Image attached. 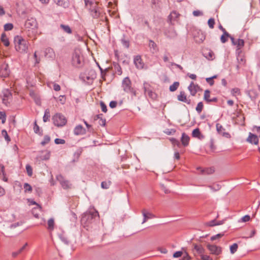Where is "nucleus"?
<instances>
[{"label": "nucleus", "mask_w": 260, "mask_h": 260, "mask_svg": "<svg viewBox=\"0 0 260 260\" xmlns=\"http://www.w3.org/2000/svg\"><path fill=\"white\" fill-rule=\"evenodd\" d=\"M96 218H99L98 211L93 207H90L88 210L82 215L81 222L84 226H88Z\"/></svg>", "instance_id": "nucleus-1"}, {"label": "nucleus", "mask_w": 260, "mask_h": 260, "mask_svg": "<svg viewBox=\"0 0 260 260\" xmlns=\"http://www.w3.org/2000/svg\"><path fill=\"white\" fill-rule=\"evenodd\" d=\"M15 48L20 53H26L28 50V42L22 37L17 36L14 38Z\"/></svg>", "instance_id": "nucleus-2"}, {"label": "nucleus", "mask_w": 260, "mask_h": 260, "mask_svg": "<svg viewBox=\"0 0 260 260\" xmlns=\"http://www.w3.org/2000/svg\"><path fill=\"white\" fill-rule=\"evenodd\" d=\"M122 87L125 92L130 93L132 96H136L137 95V91L132 87V82L128 77H125L123 79L122 82Z\"/></svg>", "instance_id": "nucleus-3"}, {"label": "nucleus", "mask_w": 260, "mask_h": 260, "mask_svg": "<svg viewBox=\"0 0 260 260\" xmlns=\"http://www.w3.org/2000/svg\"><path fill=\"white\" fill-rule=\"evenodd\" d=\"M54 124L57 126H63L67 123V120L62 114L56 113L52 117Z\"/></svg>", "instance_id": "nucleus-4"}, {"label": "nucleus", "mask_w": 260, "mask_h": 260, "mask_svg": "<svg viewBox=\"0 0 260 260\" xmlns=\"http://www.w3.org/2000/svg\"><path fill=\"white\" fill-rule=\"evenodd\" d=\"M83 60L81 53L79 50L75 51L72 55V63L76 67H79Z\"/></svg>", "instance_id": "nucleus-5"}, {"label": "nucleus", "mask_w": 260, "mask_h": 260, "mask_svg": "<svg viewBox=\"0 0 260 260\" xmlns=\"http://www.w3.org/2000/svg\"><path fill=\"white\" fill-rule=\"evenodd\" d=\"M143 89L145 94L147 95L150 98L152 99H155L156 98V94L152 91V88L149 83L145 82L143 83Z\"/></svg>", "instance_id": "nucleus-6"}, {"label": "nucleus", "mask_w": 260, "mask_h": 260, "mask_svg": "<svg viewBox=\"0 0 260 260\" xmlns=\"http://www.w3.org/2000/svg\"><path fill=\"white\" fill-rule=\"evenodd\" d=\"M56 180L59 182L61 187L64 189H68L72 187V184L70 182L66 179L63 176L59 174L56 176Z\"/></svg>", "instance_id": "nucleus-7"}, {"label": "nucleus", "mask_w": 260, "mask_h": 260, "mask_svg": "<svg viewBox=\"0 0 260 260\" xmlns=\"http://www.w3.org/2000/svg\"><path fill=\"white\" fill-rule=\"evenodd\" d=\"M12 98V94L11 91L8 89H5L2 91V100L3 103L8 105L10 103V101Z\"/></svg>", "instance_id": "nucleus-8"}, {"label": "nucleus", "mask_w": 260, "mask_h": 260, "mask_svg": "<svg viewBox=\"0 0 260 260\" xmlns=\"http://www.w3.org/2000/svg\"><path fill=\"white\" fill-rule=\"evenodd\" d=\"M231 40L232 44L236 46L237 51H238V53H240L241 52L240 50L244 46V41L243 39H240L235 40L234 37H231Z\"/></svg>", "instance_id": "nucleus-9"}, {"label": "nucleus", "mask_w": 260, "mask_h": 260, "mask_svg": "<svg viewBox=\"0 0 260 260\" xmlns=\"http://www.w3.org/2000/svg\"><path fill=\"white\" fill-rule=\"evenodd\" d=\"M207 248L211 254L216 255H219L222 252L221 248L215 245L208 244L207 245Z\"/></svg>", "instance_id": "nucleus-10"}, {"label": "nucleus", "mask_w": 260, "mask_h": 260, "mask_svg": "<svg viewBox=\"0 0 260 260\" xmlns=\"http://www.w3.org/2000/svg\"><path fill=\"white\" fill-rule=\"evenodd\" d=\"M28 202H29V205H36V207L32 209V214L34 215V217H35L37 218H38L39 217V214L40 212L41 211V206L37 204L36 202L29 200H28Z\"/></svg>", "instance_id": "nucleus-11"}, {"label": "nucleus", "mask_w": 260, "mask_h": 260, "mask_svg": "<svg viewBox=\"0 0 260 260\" xmlns=\"http://www.w3.org/2000/svg\"><path fill=\"white\" fill-rule=\"evenodd\" d=\"M216 127L219 134L227 138H231V135L229 133L225 132V128L220 124L217 123L216 124Z\"/></svg>", "instance_id": "nucleus-12"}, {"label": "nucleus", "mask_w": 260, "mask_h": 260, "mask_svg": "<svg viewBox=\"0 0 260 260\" xmlns=\"http://www.w3.org/2000/svg\"><path fill=\"white\" fill-rule=\"evenodd\" d=\"M188 89L192 96H194L197 92L199 90L200 87L198 84H194L193 82H191L188 87Z\"/></svg>", "instance_id": "nucleus-13"}, {"label": "nucleus", "mask_w": 260, "mask_h": 260, "mask_svg": "<svg viewBox=\"0 0 260 260\" xmlns=\"http://www.w3.org/2000/svg\"><path fill=\"white\" fill-rule=\"evenodd\" d=\"M177 99L179 101L185 103L187 104H190L191 103L190 100L187 98V96L183 91L180 92L179 94L177 95Z\"/></svg>", "instance_id": "nucleus-14"}, {"label": "nucleus", "mask_w": 260, "mask_h": 260, "mask_svg": "<svg viewBox=\"0 0 260 260\" xmlns=\"http://www.w3.org/2000/svg\"><path fill=\"white\" fill-rule=\"evenodd\" d=\"M204 100L207 103L217 102V99L215 97L210 98V91L209 90H206L204 92Z\"/></svg>", "instance_id": "nucleus-15"}, {"label": "nucleus", "mask_w": 260, "mask_h": 260, "mask_svg": "<svg viewBox=\"0 0 260 260\" xmlns=\"http://www.w3.org/2000/svg\"><path fill=\"white\" fill-rule=\"evenodd\" d=\"M247 141L252 144L257 145L259 140L256 135L250 133L247 139Z\"/></svg>", "instance_id": "nucleus-16"}, {"label": "nucleus", "mask_w": 260, "mask_h": 260, "mask_svg": "<svg viewBox=\"0 0 260 260\" xmlns=\"http://www.w3.org/2000/svg\"><path fill=\"white\" fill-rule=\"evenodd\" d=\"M10 71L8 64H3L0 68V76L3 77H7L9 76Z\"/></svg>", "instance_id": "nucleus-17"}, {"label": "nucleus", "mask_w": 260, "mask_h": 260, "mask_svg": "<svg viewBox=\"0 0 260 260\" xmlns=\"http://www.w3.org/2000/svg\"><path fill=\"white\" fill-rule=\"evenodd\" d=\"M84 1L85 6L89 11L99 8L96 2L90 1L89 0H84Z\"/></svg>", "instance_id": "nucleus-18"}, {"label": "nucleus", "mask_w": 260, "mask_h": 260, "mask_svg": "<svg viewBox=\"0 0 260 260\" xmlns=\"http://www.w3.org/2000/svg\"><path fill=\"white\" fill-rule=\"evenodd\" d=\"M134 62L136 67L138 69H141L143 68L144 64L142 61V59L140 55H137L135 57Z\"/></svg>", "instance_id": "nucleus-19"}, {"label": "nucleus", "mask_w": 260, "mask_h": 260, "mask_svg": "<svg viewBox=\"0 0 260 260\" xmlns=\"http://www.w3.org/2000/svg\"><path fill=\"white\" fill-rule=\"evenodd\" d=\"M74 134L77 136L84 135L86 134V130L81 125L79 124L75 127Z\"/></svg>", "instance_id": "nucleus-20"}, {"label": "nucleus", "mask_w": 260, "mask_h": 260, "mask_svg": "<svg viewBox=\"0 0 260 260\" xmlns=\"http://www.w3.org/2000/svg\"><path fill=\"white\" fill-rule=\"evenodd\" d=\"M142 213L144 217L142 223L146 222L149 219L153 218L155 217L153 214L147 211L145 209H143L142 211Z\"/></svg>", "instance_id": "nucleus-21"}, {"label": "nucleus", "mask_w": 260, "mask_h": 260, "mask_svg": "<svg viewBox=\"0 0 260 260\" xmlns=\"http://www.w3.org/2000/svg\"><path fill=\"white\" fill-rule=\"evenodd\" d=\"M193 250H196L198 254H199L201 256L203 254L205 251V249L201 245L193 244Z\"/></svg>", "instance_id": "nucleus-22"}, {"label": "nucleus", "mask_w": 260, "mask_h": 260, "mask_svg": "<svg viewBox=\"0 0 260 260\" xmlns=\"http://www.w3.org/2000/svg\"><path fill=\"white\" fill-rule=\"evenodd\" d=\"M0 178L5 182H7L8 181V178L6 177V174L5 173V167L3 164L0 165Z\"/></svg>", "instance_id": "nucleus-23"}, {"label": "nucleus", "mask_w": 260, "mask_h": 260, "mask_svg": "<svg viewBox=\"0 0 260 260\" xmlns=\"http://www.w3.org/2000/svg\"><path fill=\"white\" fill-rule=\"evenodd\" d=\"M189 140H190L189 137L185 133H183L182 134L181 141L182 144L184 146H187L188 145Z\"/></svg>", "instance_id": "nucleus-24"}, {"label": "nucleus", "mask_w": 260, "mask_h": 260, "mask_svg": "<svg viewBox=\"0 0 260 260\" xmlns=\"http://www.w3.org/2000/svg\"><path fill=\"white\" fill-rule=\"evenodd\" d=\"M45 56L47 58H54L55 54L53 50L51 48H46L45 51Z\"/></svg>", "instance_id": "nucleus-25"}, {"label": "nucleus", "mask_w": 260, "mask_h": 260, "mask_svg": "<svg viewBox=\"0 0 260 260\" xmlns=\"http://www.w3.org/2000/svg\"><path fill=\"white\" fill-rule=\"evenodd\" d=\"M54 219L52 218H50L47 221V229L50 232L52 231L54 229Z\"/></svg>", "instance_id": "nucleus-26"}, {"label": "nucleus", "mask_w": 260, "mask_h": 260, "mask_svg": "<svg viewBox=\"0 0 260 260\" xmlns=\"http://www.w3.org/2000/svg\"><path fill=\"white\" fill-rule=\"evenodd\" d=\"M36 21L33 18L27 19L25 22V26L27 27H35L36 25Z\"/></svg>", "instance_id": "nucleus-27"}, {"label": "nucleus", "mask_w": 260, "mask_h": 260, "mask_svg": "<svg viewBox=\"0 0 260 260\" xmlns=\"http://www.w3.org/2000/svg\"><path fill=\"white\" fill-rule=\"evenodd\" d=\"M89 12L90 13L91 15L92 16L93 18H98L99 17L100 15L99 8L94 9V10H92Z\"/></svg>", "instance_id": "nucleus-28"}, {"label": "nucleus", "mask_w": 260, "mask_h": 260, "mask_svg": "<svg viewBox=\"0 0 260 260\" xmlns=\"http://www.w3.org/2000/svg\"><path fill=\"white\" fill-rule=\"evenodd\" d=\"M1 41L5 46L8 47L9 46L10 43L9 39L5 33L2 34L1 35Z\"/></svg>", "instance_id": "nucleus-29"}, {"label": "nucleus", "mask_w": 260, "mask_h": 260, "mask_svg": "<svg viewBox=\"0 0 260 260\" xmlns=\"http://www.w3.org/2000/svg\"><path fill=\"white\" fill-rule=\"evenodd\" d=\"M204 55L208 60H213L214 58V54L211 50L205 52Z\"/></svg>", "instance_id": "nucleus-30"}, {"label": "nucleus", "mask_w": 260, "mask_h": 260, "mask_svg": "<svg viewBox=\"0 0 260 260\" xmlns=\"http://www.w3.org/2000/svg\"><path fill=\"white\" fill-rule=\"evenodd\" d=\"M238 54L239 55L237 57L238 63L245 66L246 64V59L245 57L243 56L240 55V53Z\"/></svg>", "instance_id": "nucleus-31"}, {"label": "nucleus", "mask_w": 260, "mask_h": 260, "mask_svg": "<svg viewBox=\"0 0 260 260\" xmlns=\"http://www.w3.org/2000/svg\"><path fill=\"white\" fill-rule=\"evenodd\" d=\"M60 27L63 29V30L67 34H71L72 32V30L70 27L68 25L60 24Z\"/></svg>", "instance_id": "nucleus-32"}, {"label": "nucleus", "mask_w": 260, "mask_h": 260, "mask_svg": "<svg viewBox=\"0 0 260 260\" xmlns=\"http://www.w3.org/2000/svg\"><path fill=\"white\" fill-rule=\"evenodd\" d=\"M179 86V82H175L174 83L170 86L169 89L171 91L173 92L176 91Z\"/></svg>", "instance_id": "nucleus-33"}, {"label": "nucleus", "mask_w": 260, "mask_h": 260, "mask_svg": "<svg viewBox=\"0 0 260 260\" xmlns=\"http://www.w3.org/2000/svg\"><path fill=\"white\" fill-rule=\"evenodd\" d=\"M192 136L193 137L200 138L201 136V134L200 131V129L198 128L194 129L192 131Z\"/></svg>", "instance_id": "nucleus-34"}, {"label": "nucleus", "mask_w": 260, "mask_h": 260, "mask_svg": "<svg viewBox=\"0 0 260 260\" xmlns=\"http://www.w3.org/2000/svg\"><path fill=\"white\" fill-rule=\"evenodd\" d=\"M166 35L169 38H172L175 37L176 34L173 29L171 28L168 31L165 32Z\"/></svg>", "instance_id": "nucleus-35"}, {"label": "nucleus", "mask_w": 260, "mask_h": 260, "mask_svg": "<svg viewBox=\"0 0 260 260\" xmlns=\"http://www.w3.org/2000/svg\"><path fill=\"white\" fill-rule=\"evenodd\" d=\"M111 182L110 181H103L101 183V187L103 189H108L111 185Z\"/></svg>", "instance_id": "nucleus-36"}, {"label": "nucleus", "mask_w": 260, "mask_h": 260, "mask_svg": "<svg viewBox=\"0 0 260 260\" xmlns=\"http://www.w3.org/2000/svg\"><path fill=\"white\" fill-rule=\"evenodd\" d=\"M179 14L175 11H173L169 15V19L171 21L174 20L178 17Z\"/></svg>", "instance_id": "nucleus-37"}, {"label": "nucleus", "mask_w": 260, "mask_h": 260, "mask_svg": "<svg viewBox=\"0 0 260 260\" xmlns=\"http://www.w3.org/2000/svg\"><path fill=\"white\" fill-rule=\"evenodd\" d=\"M203 103L202 102H200L198 104L196 110L199 114H200L203 110Z\"/></svg>", "instance_id": "nucleus-38"}, {"label": "nucleus", "mask_w": 260, "mask_h": 260, "mask_svg": "<svg viewBox=\"0 0 260 260\" xmlns=\"http://www.w3.org/2000/svg\"><path fill=\"white\" fill-rule=\"evenodd\" d=\"M238 248V245L237 243H234L230 246V252L232 254L235 253Z\"/></svg>", "instance_id": "nucleus-39"}, {"label": "nucleus", "mask_w": 260, "mask_h": 260, "mask_svg": "<svg viewBox=\"0 0 260 260\" xmlns=\"http://www.w3.org/2000/svg\"><path fill=\"white\" fill-rule=\"evenodd\" d=\"M50 116V115L49 111L48 110H46V111H45L44 116H43V121L44 122L47 121L49 120Z\"/></svg>", "instance_id": "nucleus-40"}, {"label": "nucleus", "mask_w": 260, "mask_h": 260, "mask_svg": "<svg viewBox=\"0 0 260 260\" xmlns=\"http://www.w3.org/2000/svg\"><path fill=\"white\" fill-rule=\"evenodd\" d=\"M34 131L35 133L36 134H38L40 135H42V134L41 132H40V127L39 125L37 124L36 121H35L34 122Z\"/></svg>", "instance_id": "nucleus-41"}, {"label": "nucleus", "mask_w": 260, "mask_h": 260, "mask_svg": "<svg viewBox=\"0 0 260 260\" xmlns=\"http://www.w3.org/2000/svg\"><path fill=\"white\" fill-rule=\"evenodd\" d=\"M50 141V138L49 136L46 135L44 136L43 141H42L41 144L43 146L45 145L46 144H48Z\"/></svg>", "instance_id": "nucleus-42"}, {"label": "nucleus", "mask_w": 260, "mask_h": 260, "mask_svg": "<svg viewBox=\"0 0 260 260\" xmlns=\"http://www.w3.org/2000/svg\"><path fill=\"white\" fill-rule=\"evenodd\" d=\"M102 114H99L96 115L97 119H100L99 121V123L101 125L105 126L106 124V120L105 119H103L101 116Z\"/></svg>", "instance_id": "nucleus-43"}, {"label": "nucleus", "mask_w": 260, "mask_h": 260, "mask_svg": "<svg viewBox=\"0 0 260 260\" xmlns=\"http://www.w3.org/2000/svg\"><path fill=\"white\" fill-rule=\"evenodd\" d=\"M208 24L209 25V27L211 28V29H213L214 27V24H215V20H214V19L213 18H210L209 20H208Z\"/></svg>", "instance_id": "nucleus-44"}, {"label": "nucleus", "mask_w": 260, "mask_h": 260, "mask_svg": "<svg viewBox=\"0 0 260 260\" xmlns=\"http://www.w3.org/2000/svg\"><path fill=\"white\" fill-rule=\"evenodd\" d=\"M231 37H233L230 35V36H226L224 34H223V35L221 36L220 40L221 42L222 43H225L228 41V38H230L231 39Z\"/></svg>", "instance_id": "nucleus-45"}, {"label": "nucleus", "mask_w": 260, "mask_h": 260, "mask_svg": "<svg viewBox=\"0 0 260 260\" xmlns=\"http://www.w3.org/2000/svg\"><path fill=\"white\" fill-rule=\"evenodd\" d=\"M26 170L27 173L29 176H31L32 175V169L31 167L29 165L26 166Z\"/></svg>", "instance_id": "nucleus-46"}, {"label": "nucleus", "mask_w": 260, "mask_h": 260, "mask_svg": "<svg viewBox=\"0 0 260 260\" xmlns=\"http://www.w3.org/2000/svg\"><path fill=\"white\" fill-rule=\"evenodd\" d=\"M2 134L4 137L5 140L7 142L10 141L11 139H10V137H9V136L8 135L7 132L6 130L3 129L2 131Z\"/></svg>", "instance_id": "nucleus-47"}, {"label": "nucleus", "mask_w": 260, "mask_h": 260, "mask_svg": "<svg viewBox=\"0 0 260 260\" xmlns=\"http://www.w3.org/2000/svg\"><path fill=\"white\" fill-rule=\"evenodd\" d=\"M13 25L12 23H7L4 25V29L5 31H8L12 29Z\"/></svg>", "instance_id": "nucleus-48"}, {"label": "nucleus", "mask_w": 260, "mask_h": 260, "mask_svg": "<svg viewBox=\"0 0 260 260\" xmlns=\"http://www.w3.org/2000/svg\"><path fill=\"white\" fill-rule=\"evenodd\" d=\"M90 75L91 76L90 77H89L88 76H86V78L87 79V80H93L94 79L95 77H96V74L94 72V71H90Z\"/></svg>", "instance_id": "nucleus-49"}, {"label": "nucleus", "mask_w": 260, "mask_h": 260, "mask_svg": "<svg viewBox=\"0 0 260 260\" xmlns=\"http://www.w3.org/2000/svg\"><path fill=\"white\" fill-rule=\"evenodd\" d=\"M214 171L210 168V169H206L205 170H202V174H212Z\"/></svg>", "instance_id": "nucleus-50"}, {"label": "nucleus", "mask_w": 260, "mask_h": 260, "mask_svg": "<svg viewBox=\"0 0 260 260\" xmlns=\"http://www.w3.org/2000/svg\"><path fill=\"white\" fill-rule=\"evenodd\" d=\"M24 189L25 192L30 191L32 190V187L29 184L25 183L24 184Z\"/></svg>", "instance_id": "nucleus-51"}, {"label": "nucleus", "mask_w": 260, "mask_h": 260, "mask_svg": "<svg viewBox=\"0 0 260 260\" xmlns=\"http://www.w3.org/2000/svg\"><path fill=\"white\" fill-rule=\"evenodd\" d=\"M100 105L101 107V109L102 111L104 113L107 112V108L106 105L105 104V103L103 102H101Z\"/></svg>", "instance_id": "nucleus-52"}, {"label": "nucleus", "mask_w": 260, "mask_h": 260, "mask_svg": "<svg viewBox=\"0 0 260 260\" xmlns=\"http://www.w3.org/2000/svg\"><path fill=\"white\" fill-rule=\"evenodd\" d=\"M54 142L56 144H63L66 142L64 140L59 138L55 139Z\"/></svg>", "instance_id": "nucleus-53"}, {"label": "nucleus", "mask_w": 260, "mask_h": 260, "mask_svg": "<svg viewBox=\"0 0 260 260\" xmlns=\"http://www.w3.org/2000/svg\"><path fill=\"white\" fill-rule=\"evenodd\" d=\"M80 154H81V152L80 151H77V152H76L75 153H74V157L75 158L73 160V162H75V161H77L80 156Z\"/></svg>", "instance_id": "nucleus-54"}, {"label": "nucleus", "mask_w": 260, "mask_h": 260, "mask_svg": "<svg viewBox=\"0 0 260 260\" xmlns=\"http://www.w3.org/2000/svg\"><path fill=\"white\" fill-rule=\"evenodd\" d=\"M206 225L209 226H213L216 225V220L215 219L212 220L206 223Z\"/></svg>", "instance_id": "nucleus-55"}, {"label": "nucleus", "mask_w": 260, "mask_h": 260, "mask_svg": "<svg viewBox=\"0 0 260 260\" xmlns=\"http://www.w3.org/2000/svg\"><path fill=\"white\" fill-rule=\"evenodd\" d=\"M223 236V234H218L216 235H214L213 236H212L211 237V240L212 241H214V240H215L216 239H219V238H220L221 237H222V236Z\"/></svg>", "instance_id": "nucleus-56"}, {"label": "nucleus", "mask_w": 260, "mask_h": 260, "mask_svg": "<svg viewBox=\"0 0 260 260\" xmlns=\"http://www.w3.org/2000/svg\"><path fill=\"white\" fill-rule=\"evenodd\" d=\"M46 154L44 156L41 157V159L43 160H47L50 158V153L49 151H45Z\"/></svg>", "instance_id": "nucleus-57"}, {"label": "nucleus", "mask_w": 260, "mask_h": 260, "mask_svg": "<svg viewBox=\"0 0 260 260\" xmlns=\"http://www.w3.org/2000/svg\"><path fill=\"white\" fill-rule=\"evenodd\" d=\"M0 119H2L3 123H4L5 122L6 114L5 112H0Z\"/></svg>", "instance_id": "nucleus-58"}, {"label": "nucleus", "mask_w": 260, "mask_h": 260, "mask_svg": "<svg viewBox=\"0 0 260 260\" xmlns=\"http://www.w3.org/2000/svg\"><path fill=\"white\" fill-rule=\"evenodd\" d=\"M232 93L235 95V94H240V90L238 88H235L232 89Z\"/></svg>", "instance_id": "nucleus-59"}, {"label": "nucleus", "mask_w": 260, "mask_h": 260, "mask_svg": "<svg viewBox=\"0 0 260 260\" xmlns=\"http://www.w3.org/2000/svg\"><path fill=\"white\" fill-rule=\"evenodd\" d=\"M121 43H122V45L126 48H128L129 47V44L128 41H127L125 39H122Z\"/></svg>", "instance_id": "nucleus-60"}, {"label": "nucleus", "mask_w": 260, "mask_h": 260, "mask_svg": "<svg viewBox=\"0 0 260 260\" xmlns=\"http://www.w3.org/2000/svg\"><path fill=\"white\" fill-rule=\"evenodd\" d=\"M182 254H183V253L182 251H176L174 253L173 257H175V258H178V257L181 256Z\"/></svg>", "instance_id": "nucleus-61"}, {"label": "nucleus", "mask_w": 260, "mask_h": 260, "mask_svg": "<svg viewBox=\"0 0 260 260\" xmlns=\"http://www.w3.org/2000/svg\"><path fill=\"white\" fill-rule=\"evenodd\" d=\"M206 80L208 83L210 85L212 86L214 84V81L213 80V78H207Z\"/></svg>", "instance_id": "nucleus-62"}, {"label": "nucleus", "mask_w": 260, "mask_h": 260, "mask_svg": "<svg viewBox=\"0 0 260 260\" xmlns=\"http://www.w3.org/2000/svg\"><path fill=\"white\" fill-rule=\"evenodd\" d=\"M202 260H213V259L209 255L203 254L201 255Z\"/></svg>", "instance_id": "nucleus-63"}, {"label": "nucleus", "mask_w": 260, "mask_h": 260, "mask_svg": "<svg viewBox=\"0 0 260 260\" xmlns=\"http://www.w3.org/2000/svg\"><path fill=\"white\" fill-rule=\"evenodd\" d=\"M149 46L150 47L153 48V49H155L156 47V44L152 40H150L149 41Z\"/></svg>", "instance_id": "nucleus-64"}]
</instances>
